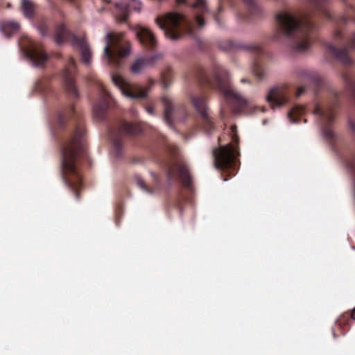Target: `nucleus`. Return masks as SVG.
<instances>
[{
	"instance_id": "32",
	"label": "nucleus",
	"mask_w": 355,
	"mask_h": 355,
	"mask_svg": "<svg viewBox=\"0 0 355 355\" xmlns=\"http://www.w3.org/2000/svg\"><path fill=\"white\" fill-rule=\"evenodd\" d=\"M315 112L320 114V110L319 108L315 109Z\"/></svg>"
},
{
	"instance_id": "26",
	"label": "nucleus",
	"mask_w": 355,
	"mask_h": 355,
	"mask_svg": "<svg viewBox=\"0 0 355 355\" xmlns=\"http://www.w3.org/2000/svg\"><path fill=\"white\" fill-rule=\"evenodd\" d=\"M146 111L149 114H153V107L152 106H148V107H146Z\"/></svg>"
},
{
	"instance_id": "21",
	"label": "nucleus",
	"mask_w": 355,
	"mask_h": 355,
	"mask_svg": "<svg viewBox=\"0 0 355 355\" xmlns=\"http://www.w3.org/2000/svg\"><path fill=\"white\" fill-rule=\"evenodd\" d=\"M65 33L64 27L61 26L57 31V33L55 37V42L58 44H62L63 42L62 37H64Z\"/></svg>"
},
{
	"instance_id": "22",
	"label": "nucleus",
	"mask_w": 355,
	"mask_h": 355,
	"mask_svg": "<svg viewBox=\"0 0 355 355\" xmlns=\"http://www.w3.org/2000/svg\"><path fill=\"white\" fill-rule=\"evenodd\" d=\"M309 46V42L307 38L304 39L297 46V49L299 51H304Z\"/></svg>"
},
{
	"instance_id": "15",
	"label": "nucleus",
	"mask_w": 355,
	"mask_h": 355,
	"mask_svg": "<svg viewBox=\"0 0 355 355\" xmlns=\"http://www.w3.org/2000/svg\"><path fill=\"white\" fill-rule=\"evenodd\" d=\"M162 101L164 106V119H165L166 121L168 124H170L171 123L170 114L172 111V103H171V99L166 96H164L162 98Z\"/></svg>"
},
{
	"instance_id": "25",
	"label": "nucleus",
	"mask_w": 355,
	"mask_h": 355,
	"mask_svg": "<svg viewBox=\"0 0 355 355\" xmlns=\"http://www.w3.org/2000/svg\"><path fill=\"white\" fill-rule=\"evenodd\" d=\"M350 47L355 49V33L352 35V37L349 42Z\"/></svg>"
},
{
	"instance_id": "28",
	"label": "nucleus",
	"mask_w": 355,
	"mask_h": 355,
	"mask_svg": "<svg viewBox=\"0 0 355 355\" xmlns=\"http://www.w3.org/2000/svg\"><path fill=\"white\" fill-rule=\"evenodd\" d=\"M332 132L331 130H329L328 132L325 133L326 137H331L332 135Z\"/></svg>"
},
{
	"instance_id": "30",
	"label": "nucleus",
	"mask_w": 355,
	"mask_h": 355,
	"mask_svg": "<svg viewBox=\"0 0 355 355\" xmlns=\"http://www.w3.org/2000/svg\"><path fill=\"white\" fill-rule=\"evenodd\" d=\"M139 184L141 187H142V188L144 187V184L141 181L139 182Z\"/></svg>"
},
{
	"instance_id": "20",
	"label": "nucleus",
	"mask_w": 355,
	"mask_h": 355,
	"mask_svg": "<svg viewBox=\"0 0 355 355\" xmlns=\"http://www.w3.org/2000/svg\"><path fill=\"white\" fill-rule=\"evenodd\" d=\"M107 103L103 102L101 106L95 105L93 108V113L96 117L101 119L102 117L101 113L106 108Z\"/></svg>"
},
{
	"instance_id": "16",
	"label": "nucleus",
	"mask_w": 355,
	"mask_h": 355,
	"mask_svg": "<svg viewBox=\"0 0 355 355\" xmlns=\"http://www.w3.org/2000/svg\"><path fill=\"white\" fill-rule=\"evenodd\" d=\"M192 101L196 109L202 114L203 116H205L206 105L205 100L201 97H194L193 98Z\"/></svg>"
},
{
	"instance_id": "29",
	"label": "nucleus",
	"mask_w": 355,
	"mask_h": 355,
	"mask_svg": "<svg viewBox=\"0 0 355 355\" xmlns=\"http://www.w3.org/2000/svg\"><path fill=\"white\" fill-rule=\"evenodd\" d=\"M352 319L355 320V308L353 309L352 312Z\"/></svg>"
},
{
	"instance_id": "10",
	"label": "nucleus",
	"mask_w": 355,
	"mask_h": 355,
	"mask_svg": "<svg viewBox=\"0 0 355 355\" xmlns=\"http://www.w3.org/2000/svg\"><path fill=\"white\" fill-rule=\"evenodd\" d=\"M266 99L272 106H279L286 102V98L282 91L277 87L270 90Z\"/></svg>"
},
{
	"instance_id": "19",
	"label": "nucleus",
	"mask_w": 355,
	"mask_h": 355,
	"mask_svg": "<svg viewBox=\"0 0 355 355\" xmlns=\"http://www.w3.org/2000/svg\"><path fill=\"white\" fill-rule=\"evenodd\" d=\"M192 7L201 12L207 11V6L205 0H196Z\"/></svg>"
},
{
	"instance_id": "14",
	"label": "nucleus",
	"mask_w": 355,
	"mask_h": 355,
	"mask_svg": "<svg viewBox=\"0 0 355 355\" xmlns=\"http://www.w3.org/2000/svg\"><path fill=\"white\" fill-rule=\"evenodd\" d=\"M149 64V61L144 58L137 59L131 67V71L134 73H139Z\"/></svg>"
},
{
	"instance_id": "5",
	"label": "nucleus",
	"mask_w": 355,
	"mask_h": 355,
	"mask_svg": "<svg viewBox=\"0 0 355 355\" xmlns=\"http://www.w3.org/2000/svg\"><path fill=\"white\" fill-rule=\"evenodd\" d=\"M214 164L217 168H224L234 159V150L230 146H221L214 151Z\"/></svg>"
},
{
	"instance_id": "9",
	"label": "nucleus",
	"mask_w": 355,
	"mask_h": 355,
	"mask_svg": "<svg viewBox=\"0 0 355 355\" xmlns=\"http://www.w3.org/2000/svg\"><path fill=\"white\" fill-rule=\"evenodd\" d=\"M74 44L78 48L82 61L84 64L88 65L92 62V53L87 43L84 40L74 37Z\"/></svg>"
},
{
	"instance_id": "27",
	"label": "nucleus",
	"mask_w": 355,
	"mask_h": 355,
	"mask_svg": "<svg viewBox=\"0 0 355 355\" xmlns=\"http://www.w3.org/2000/svg\"><path fill=\"white\" fill-rule=\"evenodd\" d=\"M300 114V112H298L297 109H295V110H292L291 112L289 113V115H291V114Z\"/></svg>"
},
{
	"instance_id": "11",
	"label": "nucleus",
	"mask_w": 355,
	"mask_h": 355,
	"mask_svg": "<svg viewBox=\"0 0 355 355\" xmlns=\"http://www.w3.org/2000/svg\"><path fill=\"white\" fill-rule=\"evenodd\" d=\"M176 170L178 171L183 184L188 185L190 182V175L187 166L182 164H175L171 166L168 168V176H171Z\"/></svg>"
},
{
	"instance_id": "8",
	"label": "nucleus",
	"mask_w": 355,
	"mask_h": 355,
	"mask_svg": "<svg viewBox=\"0 0 355 355\" xmlns=\"http://www.w3.org/2000/svg\"><path fill=\"white\" fill-rule=\"evenodd\" d=\"M27 55L36 67L43 65L47 60V56L37 44H31L30 49L27 51Z\"/></svg>"
},
{
	"instance_id": "18",
	"label": "nucleus",
	"mask_w": 355,
	"mask_h": 355,
	"mask_svg": "<svg viewBox=\"0 0 355 355\" xmlns=\"http://www.w3.org/2000/svg\"><path fill=\"white\" fill-rule=\"evenodd\" d=\"M19 28V25L18 23L15 21H10L5 24L3 27V31L7 33L10 31L12 33L16 32Z\"/></svg>"
},
{
	"instance_id": "1",
	"label": "nucleus",
	"mask_w": 355,
	"mask_h": 355,
	"mask_svg": "<svg viewBox=\"0 0 355 355\" xmlns=\"http://www.w3.org/2000/svg\"><path fill=\"white\" fill-rule=\"evenodd\" d=\"M130 52V43L124 40L122 33L107 34L103 54L109 64H118V60L129 55Z\"/></svg>"
},
{
	"instance_id": "6",
	"label": "nucleus",
	"mask_w": 355,
	"mask_h": 355,
	"mask_svg": "<svg viewBox=\"0 0 355 355\" xmlns=\"http://www.w3.org/2000/svg\"><path fill=\"white\" fill-rule=\"evenodd\" d=\"M277 19L281 29L284 31L286 35H289L300 26V22L295 17L288 12L279 14L277 16Z\"/></svg>"
},
{
	"instance_id": "13",
	"label": "nucleus",
	"mask_w": 355,
	"mask_h": 355,
	"mask_svg": "<svg viewBox=\"0 0 355 355\" xmlns=\"http://www.w3.org/2000/svg\"><path fill=\"white\" fill-rule=\"evenodd\" d=\"M223 93L230 103L238 104L239 107L247 105V101L235 92L232 88L229 87L224 89Z\"/></svg>"
},
{
	"instance_id": "23",
	"label": "nucleus",
	"mask_w": 355,
	"mask_h": 355,
	"mask_svg": "<svg viewBox=\"0 0 355 355\" xmlns=\"http://www.w3.org/2000/svg\"><path fill=\"white\" fill-rule=\"evenodd\" d=\"M336 55L345 64H348L351 61L345 51L338 53Z\"/></svg>"
},
{
	"instance_id": "2",
	"label": "nucleus",
	"mask_w": 355,
	"mask_h": 355,
	"mask_svg": "<svg viewBox=\"0 0 355 355\" xmlns=\"http://www.w3.org/2000/svg\"><path fill=\"white\" fill-rule=\"evenodd\" d=\"M80 148L79 141L75 138L63 153L62 166L65 172L71 173L73 176L69 179V187L78 199V189L81 186L80 177L76 172L73 162L75 156Z\"/></svg>"
},
{
	"instance_id": "17",
	"label": "nucleus",
	"mask_w": 355,
	"mask_h": 355,
	"mask_svg": "<svg viewBox=\"0 0 355 355\" xmlns=\"http://www.w3.org/2000/svg\"><path fill=\"white\" fill-rule=\"evenodd\" d=\"M22 10L26 17H31L33 12V4L29 0H21Z\"/></svg>"
},
{
	"instance_id": "31",
	"label": "nucleus",
	"mask_w": 355,
	"mask_h": 355,
	"mask_svg": "<svg viewBox=\"0 0 355 355\" xmlns=\"http://www.w3.org/2000/svg\"><path fill=\"white\" fill-rule=\"evenodd\" d=\"M71 90L73 92H74L75 94L76 93V89L74 88V87H72L71 88Z\"/></svg>"
},
{
	"instance_id": "24",
	"label": "nucleus",
	"mask_w": 355,
	"mask_h": 355,
	"mask_svg": "<svg viewBox=\"0 0 355 355\" xmlns=\"http://www.w3.org/2000/svg\"><path fill=\"white\" fill-rule=\"evenodd\" d=\"M196 21L199 27H202L204 26V21L199 15L196 16Z\"/></svg>"
},
{
	"instance_id": "7",
	"label": "nucleus",
	"mask_w": 355,
	"mask_h": 355,
	"mask_svg": "<svg viewBox=\"0 0 355 355\" xmlns=\"http://www.w3.org/2000/svg\"><path fill=\"white\" fill-rule=\"evenodd\" d=\"M132 29L137 37L144 46L148 48H153L156 45V39L148 28L138 25Z\"/></svg>"
},
{
	"instance_id": "12",
	"label": "nucleus",
	"mask_w": 355,
	"mask_h": 355,
	"mask_svg": "<svg viewBox=\"0 0 355 355\" xmlns=\"http://www.w3.org/2000/svg\"><path fill=\"white\" fill-rule=\"evenodd\" d=\"M141 9V3L137 0H129L128 2L121 3L122 13L119 16L121 21H125L128 18V12L131 10H139Z\"/></svg>"
},
{
	"instance_id": "3",
	"label": "nucleus",
	"mask_w": 355,
	"mask_h": 355,
	"mask_svg": "<svg viewBox=\"0 0 355 355\" xmlns=\"http://www.w3.org/2000/svg\"><path fill=\"white\" fill-rule=\"evenodd\" d=\"M182 16L177 12H169L156 18V23L164 31L166 37L176 40L182 37L180 24Z\"/></svg>"
},
{
	"instance_id": "33",
	"label": "nucleus",
	"mask_w": 355,
	"mask_h": 355,
	"mask_svg": "<svg viewBox=\"0 0 355 355\" xmlns=\"http://www.w3.org/2000/svg\"><path fill=\"white\" fill-rule=\"evenodd\" d=\"M177 1L178 3H183L184 1V0H177Z\"/></svg>"
},
{
	"instance_id": "4",
	"label": "nucleus",
	"mask_w": 355,
	"mask_h": 355,
	"mask_svg": "<svg viewBox=\"0 0 355 355\" xmlns=\"http://www.w3.org/2000/svg\"><path fill=\"white\" fill-rule=\"evenodd\" d=\"M112 80L114 85L120 89L122 94L125 97L136 99L146 96L147 92L143 87L130 84L120 75H114Z\"/></svg>"
}]
</instances>
